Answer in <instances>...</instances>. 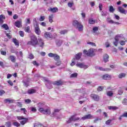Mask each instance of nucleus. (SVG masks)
Wrapping results in <instances>:
<instances>
[{"mask_svg": "<svg viewBox=\"0 0 127 127\" xmlns=\"http://www.w3.org/2000/svg\"><path fill=\"white\" fill-rule=\"evenodd\" d=\"M123 93H124V91L122 89H120L118 91V94L119 95H122Z\"/></svg>", "mask_w": 127, "mask_h": 127, "instance_id": "4d7b16f0", "label": "nucleus"}, {"mask_svg": "<svg viewBox=\"0 0 127 127\" xmlns=\"http://www.w3.org/2000/svg\"><path fill=\"white\" fill-rule=\"evenodd\" d=\"M72 25L76 29H78L79 31H82L83 30V25L81 22L78 21L77 20H74L72 22Z\"/></svg>", "mask_w": 127, "mask_h": 127, "instance_id": "f03ea898", "label": "nucleus"}, {"mask_svg": "<svg viewBox=\"0 0 127 127\" xmlns=\"http://www.w3.org/2000/svg\"><path fill=\"white\" fill-rule=\"evenodd\" d=\"M33 64H34V65H36V66H39V64L37 63L36 61H33Z\"/></svg>", "mask_w": 127, "mask_h": 127, "instance_id": "774afa93", "label": "nucleus"}, {"mask_svg": "<svg viewBox=\"0 0 127 127\" xmlns=\"http://www.w3.org/2000/svg\"><path fill=\"white\" fill-rule=\"evenodd\" d=\"M87 44H89L90 45H91L92 46H96V44L95 43H93L91 42H88Z\"/></svg>", "mask_w": 127, "mask_h": 127, "instance_id": "c03bdc74", "label": "nucleus"}, {"mask_svg": "<svg viewBox=\"0 0 127 127\" xmlns=\"http://www.w3.org/2000/svg\"><path fill=\"white\" fill-rule=\"evenodd\" d=\"M55 59V60L56 61H58L60 59V57L57 54H56V56H55V57H54Z\"/></svg>", "mask_w": 127, "mask_h": 127, "instance_id": "4c0bfd02", "label": "nucleus"}, {"mask_svg": "<svg viewBox=\"0 0 127 127\" xmlns=\"http://www.w3.org/2000/svg\"><path fill=\"white\" fill-rule=\"evenodd\" d=\"M6 35L8 37V38H9V39L11 38V35H10V33H7L6 34Z\"/></svg>", "mask_w": 127, "mask_h": 127, "instance_id": "69168bd1", "label": "nucleus"}, {"mask_svg": "<svg viewBox=\"0 0 127 127\" xmlns=\"http://www.w3.org/2000/svg\"><path fill=\"white\" fill-rule=\"evenodd\" d=\"M84 54H86L87 56H95V54H94V49H90L88 51L84 50L83 51Z\"/></svg>", "mask_w": 127, "mask_h": 127, "instance_id": "39448f33", "label": "nucleus"}, {"mask_svg": "<svg viewBox=\"0 0 127 127\" xmlns=\"http://www.w3.org/2000/svg\"><path fill=\"white\" fill-rule=\"evenodd\" d=\"M67 30H63L60 32L61 34H65L67 33Z\"/></svg>", "mask_w": 127, "mask_h": 127, "instance_id": "5fc2aeb1", "label": "nucleus"}, {"mask_svg": "<svg viewBox=\"0 0 127 127\" xmlns=\"http://www.w3.org/2000/svg\"><path fill=\"white\" fill-rule=\"evenodd\" d=\"M9 59L11 61V62H13V63H15L16 60H15V57H14V56H10Z\"/></svg>", "mask_w": 127, "mask_h": 127, "instance_id": "b1692460", "label": "nucleus"}, {"mask_svg": "<svg viewBox=\"0 0 127 127\" xmlns=\"http://www.w3.org/2000/svg\"><path fill=\"white\" fill-rule=\"evenodd\" d=\"M13 42L16 46H19V42L16 39H13Z\"/></svg>", "mask_w": 127, "mask_h": 127, "instance_id": "bb28decb", "label": "nucleus"}, {"mask_svg": "<svg viewBox=\"0 0 127 127\" xmlns=\"http://www.w3.org/2000/svg\"><path fill=\"white\" fill-rule=\"evenodd\" d=\"M98 29H99L98 27H94L93 28V32L94 33V34H98V33H99V31H98Z\"/></svg>", "mask_w": 127, "mask_h": 127, "instance_id": "412c9836", "label": "nucleus"}, {"mask_svg": "<svg viewBox=\"0 0 127 127\" xmlns=\"http://www.w3.org/2000/svg\"><path fill=\"white\" fill-rule=\"evenodd\" d=\"M111 123H112V120H108L106 122L105 124L106 125H109Z\"/></svg>", "mask_w": 127, "mask_h": 127, "instance_id": "3c124183", "label": "nucleus"}, {"mask_svg": "<svg viewBox=\"0 0 127 127\" xmlns=\"http://www.w3.org/2000/svg\"><path fill=\"white\" fill-rule=\"evenodd\" d=\"M2 27L4 28L5 30H7L9 28L8 26L6 24H4L3 25H2Z\"/></svg>", "mask_w": 127, "mask_h": 127, "instance_id": "f704fd0d", "label": "nucleus"}, {"mask_svg": "<svg viewBox=\"0 0 127 127\" xmlns=\"http://www.w3.org/2000/svg\"><path fill=\"white\" fill-rule=\"evenodd\" d=\"M76 66L79 68H84V69H87V68L89 67V66L85 65L84 64L82 63H77Z\"/></svg>", "mask_w": 127, "mask_h": 127, "instance_id": "9d476101", "label": "nucleus"}, {"mask_svg": "<svg viewBox=\"0 0 127 127\" xmlns=\"http://www.w3.org/2000/svg\"><path fill=\"white\" fill-rule=\"evenodd\" d=\"M14 100H12V99H9L8 98L4 100V103H8L9 104H11L12 103H13Z\"/></svg>", "mask_w": 127, "mask_h": 127, "instance_id": "4be33fe9", "label": "nucleus"}, {"mask_svg": "<svg viewBox=\"0 0 127 127\" xmlns=\"http://www.w3.org/2000/svg\"><path fill=\"white\" fill-rule=\"evenodd\" d=\"M27 93L30 94H34V93H36V91L35 89H29Z\"/></svg>", "mask_w": 127, "mask_h": 127, "instance_id": "393cba45", "label": "nucleus"}, {"mask_svg": "<svg viewBox=\"0 0 127 127\" xmlns=\"http://www.w3.org/2000/svg\"><path fill=\"white\" fill-rule=\"evenodd\" d=\"M5 126L6 127H11V123H10V122L8 121V122H6Z\"/></svg>", "mask_w": 127, "mask_h": 127, "instance_id": "a19ab883", "label": "nucleus"}, {"mask_svg": "<svg viewBox=\"0 0 127 127\" xmlns=\"http://www.w3.org/2000/svg\"><path fill=\"white\" fill-rule=\"evenodd\" d=\"M19 33L20 36H21L22 37H23L24 36V33H23V32L22 31H20L19 32Z\"/></svg>", "mask_w": 127, "mask_h": 127, "instance_id": "8fccbe9b", "label": "nucleus"}, {"mask_svg": "<svg viewBox=\"0 0 127 127\" xmlns=\"http://www.w3.org/2000/svg\"><path fill=\"white\" fill-rule=\"evenodd\" d=\"M44 36L47 39H49V38H52V37H53L52 34H51V33L48 32H47L45 33Z\"/></svg>", "mask_w": 127, "mask_h": 127, "instance_id": "2eb2a0df", "label": "nucleus"}, {"mask_svg": "<svg viewBox=\"0 0 127 127\" xmlns=\"http://www.w3.org/2000/svg\"><path fill=\"white\" fill-rule=\"evenodd\" d=\"M118 11L119 12H121V13L127 14V10H125V9L121 6L118 7Z\"/></svg>", "mask_w": 127, "mask_h": 127, "instance_id": "ddd939ff", "label": "nucleus"}, {"mask_svg": "<svg viewBox=\"0 0 127 127\" xmlns=\"http://www.w3.org/2000/svg\"><path fill=\"white\" fill-rule=\"evenodd\" d=\"M39 111L42 113V114H44V115H46L47 116H49L51 114V109L50 108H48L45 110H44V108H40L39 109Z\"/></svg>", "mask_w": 127, "mask_h": 127, "instance_id": "7ed1b4c3", "label": "nucleus"}, {"mask_svg": "<svg viewBox=\"0 0 127 127\" xmlns=\"http://www.w3.org/2000/svg\"><path fill=\"white\" fill-rule=\"evenodd\" d=\"M25 103H26L27 104H29V103H31V100L29 99H25Z\"/></svg>", "mask_w": 127, "mask_h": 127, "instance_id": "603ef678", "label": "nucleus"}, {"mask_svg": "<svg viewBox=\"0 0 127 127\" xmlns=\"http://www.w3.org/2000/svg\"><path fill=\"white\" fill-rule=\"evenodd\" d=\"M44 19H45V17L44 16H41L39 20L40 21H43V20H44Z\"/></svg>", "mask_w": 127, "mask_h": 127, "instance_id": "052dcab7", "label": "nucleus"}, {"mask_svg": "<svg viewBox=\"0 0 127 127\" xmlns=\"http://www.w3.org/2000/svg\"><path fill=\"white\" fill-rule=\"evenodd\" d=\"M88 22L90 24H94L95 21L93 19H89L88 20Z\"/></svg>", "mask_w": 127, "mask_h": 127, "instance_id": "72a5a7b5", "label": "nucleus"}, {"mask_svg": "<svg viewBox=\"0 0 127 127\" xmlns=\"http://www.w3.org/2000/svg\"><path fill=\"white\" fill-rule=\"evenodd\" d=\"M119 78L122 79V78H124V77H126V73H121L118 75Z\"/></svg>", "mask_w": 127, "mask_h": 127, "instance_id": "e433bc0d", "label": "nucleus"}, {"mask_svg": "<svg viewBox=\"0 0 127 127\" xmlns=\"http://www.w3.org/2000/svg\"><path fill=\"white\" fill-rule=\"evenodd\" d=\"M64 83V82L63 81H62L61 80L55 81L53 83V84L54 85H56L57 86H62V85H63Z\"/></svg>", "mask_w": 127, "mask_h": 127, "instance_id": "9b49d317", "label": "nucleus"}, {"mask_svg": "<svg viewBox=\"0 0 127 127\" xmlns=\"http://www.w3.org/2000/svg\"><path fill=\"white\" fill-rule=\"evenodd\" d=\"M28 45H32V46H36L38 44V40L35 35H33L31 36V40L27 43Z\"/></svg>", "mask_w": 127, "mask_h": 127, "instance_id": "f257e3e1", "label": "nucleus"}, {"mask_svg": "<svg viewBox=\"0 0 127 127\" xmlns=\"http://www.w3.org/2000/svg\"><path fill=\"white\" fill-rule=\"evenodd\" d=\"M91 119H94V117L91 114L85 115L81 118V120H83V121H86V120H91Z\"/></svg>", "mask_w": 127, "mask_h": 127, "instance_id": "0eeeda50", "label": "nucleus"}, {"mask_svg": "<svg viewBox=\"0 0 127 127\" xmlns=\"http://www.w3.org/2000/svg\"><path fill=\"white\" fill-rule=\"evenodd\" d=\"M114 16H115L116 19H117L118 20H120V17L119 16V15L115 14Z\"/></svg>", "mask_w": 127, "mask_h": 127, "instance_id": "0e129e2a", "label": "nucleus"}, {"mask_svg": "<svg viewBox=\"0 0 127 127\" xmlns=\"http://www.w3.org/2000/svg\"><path fill=\"white\" fill-rule=\"evenodd\" d=\"M63 42V41H62V40H57L56 41V44L57 46L60 47L61 45H62Z\"/></svg>", "mask_w": 127, "mask_h": 127, "instance_id": "5701e85b", "label": "nucleus"}, {"mask_svg": "<svg viewBox=\"0 0 127 127\" xmlns=\"http://www.w3.org/2000/svg\"><path fill=\"white\" fill-rule=\"evenodd\" d=\"M15 25L16 26V27H21V21H17L15 22Z\"/></svg>", "mask_w": 127, "mask_h": 127, "instance_id": "aec40b11", "label": "nucleus"}, {"mask_svg": "<svg viewBox=\"0 0 127 127\" xmlns=\"http://www.w3.org/2000/svg\"><path fill=\"white\" fill-rule=\"evenodd\" d=\"M79 120H80V118L79 117L75 118L73 119V120H72V122H77V121H79Z\"/></svg>", "mask_w": 127, "mask_h": 127, "instance_id": "e2e57ef3", "label": "nucleus"}, {"mask_svg": "<svg viewBox=\"0 0 127 127\" xmlns=\"http://www.w3.org/2000/svg\"><path fill=\"white\" fill-rule=\"evenodd\" d=\"M109 55H108L107 54H105L103 56V59H104V61L105 63H107V62H109Z\"/></svg>", "mask_w": 127, "mask_h": 127, "instance_id": "f3484780", "label": "nucleus"}, {"mask_svg": "<svg viewBox=\"0 0 127 127\" xmlns=\"http://www.w3.org/2000/svg\"><path fill=\"white\" fill-rule=\"evenodd\" d=\"M28 58H29V59H33V58H34V56L32 54H30L29 55Z\"/></svg>", "mask_w": 127, "mask_h": 127, "instance_id": "6e6d98bb", "label": "nucleus"}, {"mask_svg": "<svg viewBox=\"0 0 127 127\" xmlns=\"http://www.w3.org/2000/svg\"><path fill=\"white\" fill-rule=\"evenodd\" d=\"M90 97L94 100V101H96V102H99V101H100V96L97 94H91Z\"/></svg>", "mask_w": 127, "mask_h": 127, "instance_id": "423d86ee", "label": "nucleus"}, {"mask_svg": "<svg viewBox=\"0 0 127 127\" xmlns=\"http://www.w3.org/2000/svg\"><path fill=\"white\" fill-rule=\"evenodd\" d=\"M20 110H21V111H23V112L24 114H25V115L26 114V112H27V111H26V109H25V108H21Z\"/></svg>", "mask_w": 127, "mask_h": 127, "instance_id": "bf43d9fd", "label": "nucleus"}, {"mask_svg": "<svg viewBox=\"0 0 127 127\" xmlns=\"http://www.w3.org/2000/svg\"><path fill=\"white\" fill-rule=\"evenodd\" d=\"M35 30L36 33L38 34V35H39L41 32L40 31V29H39V27L38 26V24H37V23H36L35 25Z\"/></svg>", "mask_w": 127, "mask_h": 127, "instance_id": "1a4fd4ad", "label": "nucleus"}, {"mask_svg": "<svg viewBox=\"0 0 127 127\" xmlns=\"http://www.w3.org/2000/svg\"><path fill=\"white\" fill-rule=\"evenodd\" d=\"M102 119L99 118H97L96 119H95L93 121V123H94V124H96V123H97V122H98V121H101Z\"/></svg>", "mask_w": 127, "mask_h": 127, "instance_id": "864d4df0", "label": "nucleus"}, {"mask_svg": "<svg viewBox=\"0 0 127 127\" xmlns=\"http://www.w3.org/2000/svg\"><path fill=\"white\" fill-rule=\"evenodd\" d=\"M0 53L1 55H4V56L6 55V52L2 51L1 49L0 50Z\"/></svg>", "mask_w": 127, "mask_h": 127, "instance_id": "49530a36", "label": "nucleus"}, {"mask_svg": "<svg viewBox=\"0 0 127 127\" xmlns=\"http://www.w3.org/2000/svg\"><path fill=\"white\" fill-rule=\"evenodd\" d=\"M49 20L51 23L53 22V15H51L49 16Z\"/></svg>", "mask_w": 127, "mask_h": 127, "instance_id": "7c9ffc66", "label": "nucleus"}, {"mask_svg": "<svg viewBox=\"0 0 127 127\" xmlns=\"http://www.w3.org/2000/svg\"><path fill=\"white\" fill-rule=\"evenodd\" d=\"M99 70L101 71H111V69L110 68H104L103 67H99Z\"/></svg>", "mask_w": 127, "mask_h": 127, "instance_id": "473e14b6", "label": "nucleus"}, {"mask_svg": "<svg viewBox=\"0 0 127 127\" xmlns=\"http://www.w3.org/2000/svg\"><path fill=\"white\" fill-rule=\"evenodd\" d=\"M103 79L104 80H111L112 79V77H111V75L109 74H105L102 76Z\"/></svg>", "mask_w": 127, "mask_h": 127, "instance_id": "dca6fc26", "label": "nucleus"}, {"mask_svg": "<svg viewBox=\"0 0 127 127\" xmlns=\"http://www.w3.org/2000/svg\"><path fill=\"white\" fill-rule=\"evenodd\" d=\"M77 75H78V73H72L70 75V78H74L75 77H77Z\"/></svg>", "mask_w": 127, "mask_h": 127, "instance_id": "37998d69", "label": "nucleus"}, {"mask_svg": "<svg viewBox=\"0 0 127 127\" xmlns=\"http://www.w3.org/2000/svg\"><path fill=\"white\" fill-rule=\"evenodd\" d=\"M103 89H104V87L99 86L97 88V91H98V92H101V91H103Z\"/></svg>", "mask_w": 127, "mask_h": 127, "instance_id": "79ce46f5", "label": "nucleus"}, {"mask_svg": "<svg viewBox=\"0 0 127 127\" xmlns=\"http://www.w3.org/2000/svg\"><path fill=\"white\" fill-rule=\"evenodd\" d=\"M109 110H113V111H116V110H118L119 108L116 106H109L108 107Z\"/></svg>", "mask_w": 127, "mask_h": 127, "instance_id": "c756f323", "label": "nucleus"}, {"mask_svg": "<svg viewBox=\"0 0 127 127\" xmlns=\"http://www.w3.org/2000/svg\"><path fill=\"white\" fill-rule=\"evenodd\" d=\"M30 29V27L28 26L25 28V31H26V32H29Z\"/></svg>", "mask_w": 127, "mask_h": 127, "instance_id": "09e8293b", "label": "nucleus"}, {"mask_svg": "<svg viewBox=\"0 0 127 127\" xmlns=\"http://www.w3.org/2000/svg\"><path fill=\"white\" fill-rule=\"evenodd\" d=\"M56 65L57 66H60V65H61V61H58L56 63Z\"/></svg>", "mask_w": 127, "mask_h": 127, "instance_id": "680f3d73", "label": "nucleus"}, {"mask_svg": "<svg viewBox=\"0 0 127 127\" xmlns=\"http://www.w3.org/2000/svg\"><path fill=\"white\" fill-rule=\"evenodd\" d=\"M43 106H44V103H39L38 104V107L39 108V109H43V108H42Z\"/></svg>", "mask_w": 127, "mask_h": 127, "instance_id": "2f4dec72", "label": "nucleus"}, {"mask_svg": "<svg viewBox=\"0 0 127 127\" xmlns=\"http://www.w3.org/2000/svg\"><path fill=\"white\" fill-rule=\"evenodd\" d=\"M13 125H14V127H20V124H19L18 122H13Z\"/></svg>", "mask_w": 127, "mask_h": 127, "instance_id": "58836bf2", "label": "nucleus"}, {"mask_svg": "<svg viewBox=\"0 0 127 127\" xmlns=\"http://www.w3.org/2000/svg\"><path fill=\"white\" fill-rule=\"evenodd\" d=\"M67 4L69 7H72V5H73L74 3L73 2H68Z\"/></svg>", "mask_w": 127, "mask_h": 127, "instance_id": "338daca9", "label": "nucleus"}, {"mask_svg": "<svg viewBox=\"0 0 127 127\" xmlns=\"http://www.w3.org/2000/svg\"><path fill=\"white\" fill-rule=\"evenodd\" d=\"M48 55H49V57H54H54H55V56L56 55V54L51 53H49L48 54Z\"/></svg>", "mask_w": 127, "mask_h": 127, "instance_id": "a18cd8bd", "label": "nucleus"}, {"mask_svg": "<svg viewBox=\"0 0 127 127\" xmlns=\"http://www.w3.org/2000/svg\"><path fill=\"white\" fill-rule=\"evenodd\" d=\"M23 83H24V85L25 87H28V86H29V81H23Z\"/></svg>", "mask_w": 127, "mask_h": 127, "instance_id": "c9c22d12", "label": "nucleus"}, {"mask_svg": "<svg viewBox=\"0 0 127 127\" xmlns=\"http://www.w3.org/2000/svg\"><path fill=\"white\" fill-rule=\"evenodd\" d=\"M77 116V114H74V115L71 116L68 119V121H66V124H71L72 122H73V120L75 118V117Z\"/></svg>", "mask_w": 127, "mask_h": 127, "instance_id": "f8f14e48", "label": "nucleus"}, {"mask_svg": "<svg viewBox=\"0 0 127 127\" xmlns=\"http://www.w3.org/2000/svg\"><path fill=\"white\" fill-rule=\"evenodd\" d=\"M39 43L40 44V47H43V46L44 45V43L43 42L42 39H39Z\"/></svg>", "mask_w": 127, "mask_h": 127, "instance_id": "cd10ccee", "label": "nucleus"}, {"mask_svg": "<svg viewBox=\"0 0 127 127\" xmlns=\"http://www.w3.org/2000/svg\"><path fill=\"white\" fill-rule=\"evenodd\" d=\"M106 21L108 22V23H111V24H114L115 23V24H120V23L118 22H115L114 20L111 19V18H107L106 19Z\"/></svg>", "mask_w": 127, "mask_h": 127, "instance_id": "4468645a", "label": "nucleus"}, {"mask_svg": "<svg viewBox=\"0 0 127 127\" xmlns=\"http://www.w3.org/2000/svg\"><path fill=\"white\" fill-rule=\"evenodd\" d=\"M49 11H51V12H56V11H58V8L57 7H54L52 8L50 7L48 9Z\"/></svg>", "mask_w": 127, "mask_h": 127, "instance_id": "a211bd4d", "label": "nucleus"}, {"mask_svg": "<svg viewBox=\"0 0 127 127\" xmlns=\"http://www.w3.org/2000/svg\"><path fill=\"white\" fill-rule=\"evenodd\" d=\"M81 56H82V53H81L76 54L75 56V58H73L72 60V63L70 64L71 66H74V65H75L76 60H80V59H81Z\"/></svg>", "mask_w": 127, "mask_h": 127, "instance_id": "20e7f679", "label": "nucleus"}, {"mask_svg": "<svg viewBox=\"0 0 127 127\" xmlns=\"http://www.w3.org/2000/svg\"><path fill=\"white\" fill-rule=\"evenodd\" d=\"M107 95L108 97H113L114 95V92L113 91H109L107 92Z\"/></svg>", "mask_w": 127, "mask_h": 127, "instance_id": "a878e982", "label": "nucleus"}, {"mask_svg": "<svg viewBox=\"0 0 127 127\" xmlns=\"http://www.w3.org/2000/svg\"><path fill=\"white\" fill-rule=\"evenodd\" d=\"M109 11H110V12H114L115 11V9L113 6L109 7Z\"/></svg>", "mask_w": 127, "mask_h": 127, "instance_id": "ea45409f", "label": "nucleus"}, {"mask_svg": "<svg viewBox=\"0 0 127 127\" xmlns=\"http://www.w3.org/2000/svg\"><path fill=\"white\" fill-rule=\"evenodd\" d=\"M23 120V121H21L20 122V124H22V126L25 125V124L27 123V121H28V118H24Z\"/></svg>", "mask_w": 127, "mask_h": 127, "instance_id": "6ab92c4d", "label": "nucleus"}, {"mask_svg": "<svg viewBox=\"0 0 127 127\" xmlns=\"http://www.w3.org/2000/svg\"><path fill=\"white\" fill-rule=\"evenodd\" d=\"M115 42H114V45L115 46H118V43L119 42V41L122 39V36H121V35H118L115 37Z\"/></svg>", "mask_w": 127, "mask_h": 127, "instance_id": "6e6552de", "label": "nucleus"}, {"mask_svg": "<svg viewBox=\"0 0 127 127\" xmlns=\"http://www.w3.org/2000/svg\"><path fill=\"white\" fill-rule=\"evenodd\" d=\"M44 80L46 82H48V83H49V84H51V81H50V80H48V78H47L46 77H44Z\"/></svg>", "mask_w": 127, "mask_h": 127, "instance_id": "de8ad7c7", "label": "nucleus"}, {"mask_svg": "<svg viewBox=\"0 0 127 127\" xmlns=\"http://www.w3.org/2000/svg\"><path fill=\"white\" fill-rule=\"evenodd\" d=\"M60 112V110L59 109H55L54 112L52 114L53 117H55L56 116V113H59Z\"/></svg>", "mask_w": 127, "mask_h": 127, "instance_id": "c85d7f7f", "label": "nucleus"}, {"mask_svg": "<svg viewBox=\"0 0 127 127\" xmlns=\"http://www.w3.org/2000/svg\"><path fill=\"white\" fill-rule=\"evenodd\" d=\"M81 15L82 17L83 18H86V13H85L82 12V13H81Z\"/></svg>", "mask_w": 127, "mask_h": 127, "instance_id": "13d9d810", "label": "nucleus"}]
</instances>
